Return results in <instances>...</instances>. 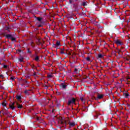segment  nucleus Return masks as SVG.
<instances>
[{
	"label": "nucleus",
	"mask_w": 130,
	"mask_h": 130,
	"mask_svg": "<svg viewBox=\"0 0 130 130\" xmlns=\"http://www.w3.org/2000/svg\"><path fill=\"white\" fill-rule=\"evenodd\" d=\"M74 0H69V3L70 4H74Z\"/></svg>",
	"instance_id": "25"
},
{
	"label": "nucleus",
	"mask_w": 130,
	"mask_h": 130,
	"mask_svg": "<svg viewBox=\"0 0 130 130\" xmlns=\"http://www.w3.org/2000/svg\"><path fill=\"white\" fill-rule=\"evenodd\" d=\"M56 94H57V95H60V92H56Z\"/></svg>",
	"instance_id": "35"
},
{
	"label": "nucleus",
	"mask_w": 130,
	"mask_h": 130,
	"mask_svg": "<svg viewBox=\"0 0 130 130\" xmlns=\"http://www.w3.org/2000/svg\"><path fill=\"white\" fill-rule=\"evenodd\" d=\"M34 67H35V66L32 65V66H31V68H34Z\"/></svg>",
	"instance_id": "42"
},
{
	"label": "nucleus",
	"mask_w": 130,
	"mask_h": 130,
	"mask_svg": "<svg viewBox=\"0 0 130 130\" xmlns=\"http://www.w3.org/2000/svg\"><path fill=\"white\" fill-rule=\"evenodd\" d=\"M61 88H62V89H66V88H67V85L64 84L63 83H61Z\"/></svg>",
	"instance_id": "13"
},
{
	"label": "nucleus",
	"mask_w": 130,
	"mask_h": 130,
	"mask_svg": "<svg viewBox=\"0 0 130 130\" xmlns=\"http://www.w3.org/2000/svg\"><path fill=\"white\" fill-rule=\"evenodd\" d=\"M11 79L14 80H15V78H14V77H11Z\"/></svg>",
	"instance_id": "38"
},
{
	"label": "nucleus",
	"mask_w": 130,
	"mask_h": 130,
	"mask_svg": "<svg viewBox=\"0 0 130 130\" xmlns=\"http://www.w3.org/2000/svg\"><path fill=\"white\" fill-rule=\"evenodd\" d=\"M98 57L99 58H102V57H103V55H102V54H99Z\"/></svg>",
	"instance_id": "19"
},
{
	"label": "nucleus",
	"mask_w": 130,
	"mask_h": 130,
	"mask_svg": "<svg viewBox=\"0 0 130 130\" xmlns=\"http://www.w3.org/2000/svg\"><path fill=\"white\" fill-rule=\"evenodd\" d=\"M15 35H16V33L12 32L11 34H7L4 36L7 39H11L12 37H14Z\"/></svg>",
	"instance_id": "2"
},
{
	"label": "nucleus",
	"mask_w": 130,
	"mask_h": 130,
	"mask_svg": "<svg viewBox=\"0 0 130 130\" xmlns=\"http://www.w3.org/2000/svg\"><path fill=\"white\" fill-rule=\"evenodd\" d=\"M52 47H53L54 48H55L56 47V44H53L52 45Z\"/></svg>",
	"instance_id": "31"
},
{
	"label": "nucleus",
	"mask_w": 130,
	"mask_h": 130,
	"mask_svg": "<svg viewBox=\"0 0 130 130\" xmlns=\"http://www.w3.org/2000/svg\"><path fill=\"white\" fill-rule=\"evenodd\" d=\"M44 87H45V88H46V89H47V88H48V86H47V85H45Z\"/></svg>",
	"instance_id": "39"
},
{
	"label": "nucleus",
	"mask_w": 130,
	"mask_h": 130,
	"mask_svg": "<svg viewBox=\"0 0 130 130\" xmlns=\"http://www.w3.org/2000/svg\"><path fill=\"white\" fill-rule=\"evenodd\" d=\"M123 95L125 98H127L128 96H129V94H128V93H123Z\"/></svg>",
	"instance_id": "14"
},
{
	"label": "nucleus",
	"mask_w": 130,
	"mask_h": 130,
	"mask_svg": "<svg viewBox=\"0 0 130 130\" xmlns=\"http://www.w3.org/2000/svg\"><path fill=\"white\" fill-rule=\"evenodd\" d=\"M80 16H86V13L82 12L80 14Z\"/></svg>",
	"instance_id": "24"
},
{
	"label": "nucleus",
	"mask_w": 130,
	"mask_h": 130,
	"mask_svg": "<svg viewBox=\"0 0 130 130\" xmlns=\"http://www.w3.org/2000/svg\"><path fill=\"white\" fill-rule=\"evenodd\" d=\"M10 39L12 40V41H15L16 42H17V40H16V38H15L14 37H12Z\"/></svg>",
	"instance_id": "18"
},
{
	"label": "nucleus",
	"mask_w": 130,
	"mask_h": 130,
	"mask_svg": "<svg viewBox=\"0 0 130 130\" xmlns=\"http://www.w3.org/2000/svg\"><path fill=\"white\" fill-rule=\"evenodd\" d=\"M114 43L116 44V45H122L123 44L119 40H116L114 41Z\"/></svg>",
	"instance_id": "7"
},
{
	"label": "nucleus",
	"mask_w": 130,
	"mask_h": 130,
	"mask_svg": "<svg viewBox=\"0 0 130 130\" xmlns=\"http://www.w3.org/2000/svg\"><path fill=\"white\" fill-rule=\"evenodd\" d=\"M26 83H28V81H26Z\"/></svg>",
	"instance_id": "46"
},
{
	"label": "nucleus",
	"mask_w": 130,
	"mask_h": 130,
	"mask_svg": "<svg viewBox=\"0 0 130 130\" xmlns=\"http://www.w3.org/2000/svg\"><path fill=\"white\" fill-rule=\"evenodd\" d=\"M82 6H83V7H85V6H87V3L86 2H83L82 4Z\"/></svg>",
	"instance_id": "23"
},
{
	"label": "nucleus",
	"mask_w": 130,
	"mask_h": 130,
	"mask_svg": "<svg viewBox=\"0 0 130 130\" xmlns=\"http://www.w3.org/2000/svg\"><path fill=\"white\" fill-rule=\"evenodd\" d=\"M32 44H34V43L32 42V43H31Z\"/></svg>",
	"instance_id": "45"
},
{
	"label": "nucleus",
	"mask_w": 130,
	"mask_h": 130,
	"mask_svg": "<svg viewBox=\"0 0 130 130\" xmlns=\"http://www.w3.org/2000/svg\"><path fill=\"white\" fill-rule=\"evenodd\" d=\"M35 18L37 20V21L39 22L40 24H44V21H42V20H43V18L42 17H35Z\"/></svg>",
	"instance_id": "5"
},
{
	"label": "nucleus",
	"mask_w": 130,
	"mask_h": 130,
	"mask_svg": "<svg viewBox=\"0 0 130 130\" xmlns=\"http://www.w3.org/2000/svg\"><path fill=\"white\" fill-rule=\"evenodd\" d=\"M97 98H98L97 100L102 99V98H103V94H99V93H98Z\"/></svg>",
	"instance_id": "11"
},
{
	"label": "nucleus",
	"mask_w": 130,
	"mask_h": 130,
	"mask_svg": "<svg viewBox=\"0 0 130 130\" xmlns=\"http://www.w3.org/2000/svg\"><path fill=\"white\" fill-rule=\"evenodd\" d=\"M52 75L50 74H48L47 78H52Z\"/></svg>",
	"instance_id": "27"
},
{
	"label": "nucleus",
	"mask_w": 130,
	"mask_h": 130,
	"mask_svg": "<svg viewBox=\"0 0 130 130\" xmlns=\"http://www.w3.org/2000/svg\"><path fill=\"white\" fill-rule=\"evenodd\" d=\"M17 53H19V52H22V50L21 49H18L17 50Z\"/></svg>",
	"instance_id": "28"
},
{
	"label": "nucleus",
	"mask_w": 130,
	"mask_h": 130,
	"mask_svg": "<svg viewBox=\"0 0 130 130\" xmlns=\"http://www.w3.org/2000/svg\"><path fill=\"white\" fill-rule=\"evenodd\" d=\"M3 68L4 69H8V66L7 65H4Z\"/></svg>",
	"instance_id": "29"
},
{
	"label": "nucleus",
	"mask_w": 130,
	"mask_h": 130,
	"mask_svg": "<svg viewBox=\"0 0 130 130\" xmlns=\"http://www.w3.org/2000/svg\"><path fill=\"white\" fill-rule=\"evenodd\" d=\"M16 99H17L18 101H20L21 99H22V97L20 95H17Z\"/></svg>",
	"instance_id": "15"
},
{
	"label": "nucleus",
	"mask_w": 130,
	"mask_h": 130,
	"mask_svg": "<svg viewBox=\"0 0 130 130\" xmlns=\"http://www.w3.org/2000/svg\"><path fill=\"white\" fill-rule=\"evenodd\" d=\"M19 61H20V62H23V61H24V57H23L22 55L20 56V58L19 59Z\"/></svg>",
	"instance_id": "12"
},
{
	"label": "nucleus",
	"mask_w": 130,
	"mask_h": 130,
	"mask_svg": "<svg viewBox=\"0 0 130 130\" xmlns=\"http://www.w3.org/2000/svg\"><path fill=\"white\" fill-rule=\"evenodd\" d=\"M36 75V73H34V76H35Z\"/></svg>",
	"instance_id": "43"
},
{
	"label": "nucleus",
	"mask_w": 130,
	"mask_h": 130,
	"mask_svg": "<svg viewBox=\"0 0 130 130\" xmlns=\"http://www.w3.org/2000/svg\"><path fill=\"white\" fill-rule=\"evenodd\" d=\"M73 9H74L75 12L79 11V7H78V4H73Z\"/></svg>",
	"instance_id": "6"
},
{
	"label": "nucleus",
	"mask_w": 130,
	"mask_h": 130,
	"mask_svg": "<svg viewBox=\"0 0 130 130\" xmlns=\"http://www.w3.org/2000/svg\"><path fill=\"white\" fill-rule=\"evenodd\" d=\"M10 108L12 109V110H15L16 107H15V103H13L12 105H10Z\"/></svg>",
	"instance_id": "8"
},
{
	"label": "nucleus",
	"mask_w": 130,
	"mask_h": 130,
	"mask_svg": "<svg viewBox=\"0 0 130 130\" xmlns=\"http://www.w3.org/2000/svg\"><path fill=\"white\" fill-rule=\"evenodd\" d=\"M35 60H36V61H38L39 60V56H37L35 57Z\"/></svg>",
	"instance_id": "20"
},
{
	"label": "nucleus",
	"mask_w": 130,
	"mask_h": 130,
	"mask_svg": "<svg viewBox=\"0 0 130 130\" xmlns=\"http://www.w3.org/2000/svg\"><path fill=\"white\" fill-rule=\"evenodd\" d=\"M86 60H87V61H91V58H90V57H89V56L86 57Z\"/></svg>",
	"instance_id": "22"
},
{
	"label": "nucleus",
	"mask_w": 130,
	"mask_h": 130,
	"mask_svg": "<svg viewBox=\"0 0 130 130\" xmlns=\"http://www.w3.org/2000/svg\"><path fill=\"white\" fill-rule=\"evenodd\" d=\"M25 94H28V90H25L24 91Z\"/></svg>",
	"instance_id": "37"
},
{
	"label": "nucleus",
	"mask_w": 130,
	"mask_h": 130,
	"mask_svg": "<svg viewBox=\"0 0 130 130\" xmlns=\"http://www.w3.org/2000/svg\"><path fill=\"white\" fill-rule=\"evenodd\" d=\"M80 100L82 102L84 101V98H80Z\"/></svg>",
	"instance_id": "36"
},
{
	"label": "nucleus",
	"mask_w": 130,
	"mask_h": 130,
	"mask_svg": "<svg viewBox=\"0 0 130 130\" xmlns=\"http://www.w3.org/2000/svg\"><path fill=\"white\" fill-rule=\"evenodd\" d=\"M76 103V99L73 98L72 100H70L68 101V105H71V104H75Z\"/></svg>",
	"instance_id": "4"
},
{
	"label": "nucleus",
	"mask_w": 130,
	"mask_h": 130,
	"mask_svg": "<svg viewBox=\"0 0 130 130\" xmlns=\"http://www.w3.org/2000/svg\"><path fill=\"white\" fill-rule=\"evenodd\" d=\"M40 44H41V42H40V39H38L37 45H40Z\"/></svg>",
	"instance_id": "21"
},
{
	"label": "nucleus",
	"mask_w": 130,
	"mask_h": 130,
	"mask_svg": "<svg viewBox=\"0 0 130 130\" xmlns=\"http://www.w3.org/2000/svg\"><path fill=\"white\" fill-rule=\"evenodd\" d=\"M17 106V108H19V109H22L23 108V106L22 105L19 104V103H16Z\"/></svg>",
	"instance_id": "9"
},
{
	"label": "nucleus",
	"mask_w": 130,
	"mask_h": 130,
	"mask_svg": "<svg viewBox=\"0 0 130 130\" xmlns=\"http://www.w3.org/2000/svg\"><path fill=\"white\" fill-rule=\"evenodd\" d=\"M65 124H69L70 127H73L76 125V123H75V122H72L71 121H65Z\"/></svg>",
	"instance_id": "3"
},
{
	"label": "nucleus",
	"mask_w": 130,
	"mask_h": 130,
	"mask_svg": "<svg viewBox=\"0 0 130 130\" xmlns=\"http://www.w3.org/2000/svg\"><path fill=\"white\" fill-rule=\"evenodd\" d=\"M60 53H61V54H65L64 52L63 51H62V50H61L60 51Z\"/></svg>",
	"instance_id": "32"
},
{
	"label": "nucleus",
	"mask_w": 130,
	"mask_h": 130,
	"mask_svg": "<svg viewBox=\"0 0 130 130\" xmlns=\"http://www.w3.org/2000/svg\"><path fill=\"white\" fill-rule=\"evenodd\" d=\"M35 29H36V30H38V28H36Z\"/></svg>",
	"instance_id": "44"
},
{
	"label": "nucleus",
	"mask_w": 130,
	"mask_h": 130,
	"mask_svg": "<svg viewBox=\"0 0 130 130\" xmlns=\"http://www.w3.org/2000/svg\"><path fill=\"white\" fill-rule=\"evenodd\" d=\"M2 105H3V106H7V104H6V103H5V102H3V103H2Z\"/></svg>",
	"instance_id": "30"
},
{
	"label": "nucleus",
	"mask_w": 130,
	"mask_h": 130,
	"mask_svg": "<svg viewBox=\"0 0 130 130\" xmlns=\"http://www.w3.org/2000/svg\"><path fill=\"white\" fill-rule=\"evenodd\" d=\"M40 118H41L40 117H37L36 118V120H37L38 121L40 120Z\"/></svg>",
	"instance_id": "33"
},
{
	"label": "nucleus",
	"mask_w": 130,
	"mask_h": 130,
	"mask_svg": "<svg viewBox=\"0 0 130 130\" xmlns=\"http://www.w3.org/2000/svg\"><path fill=\"white\" fill-rule=\"evenodd\" d=\"M74 73H76V74H79V73H80V69L75 68L74 70Z\"/></svg>",
	"instance_id": "10"
},
{
	"label": "nucleus",
	"mask_w": 130,
	"mask_h": 130,
	"mask_svg": "<svg viewBox=\"0 0 130 130\" xmlns=\"http://www.w3.org/2000/svg\"><path fill=\"white\" fill-rule=\"evenodd\" d=\"M26 51H27V53H29V54H31L32 53V52L31 51H30V49H29L28 48H27Z\"/></svg>",
	"instance_id": "17"
},
{
	"label": "nucleus",
	"mask_w": 130,
	"mask_h": 130,
	"mask_svg": "<svg viewBox=\"0 0 130 130\" xmlns=\"http://www.w3.org/2000/svg\"><path fill=\"white\" fill-rule=\"evenodd\" d=\"M0 113H4V111H0Z\"/></svg>",
	"instance_id": "40"
},
{
	"label": "nucleus",
	"mask_w": 130,
	"mask_h": 130,
	"mask_svg": "<svg viewBox=\"0 0 130 130\" xmlns=\"http://www.w3.org/2000/svg\"><path fill=\"white\" fill-rule=\"evenodd\" d=\"M59 45H60V42H59V41H57L56 42V46H59Z\"/></svg>",
	"instance_id": "16"
},
{
	"label": "nucleus",
	"mask_w": 130,
	"mask_h": 130,
	"mask_svg": "<svg viewBox=\"0 0 130 130\" xmlns=\"http://www.w3.org/2000/svg\"><path fill=\"white\" fill-rule=\"evenodd\" d=\"M0 78H4V75H0Z\"/></svg>",
	"instance_id": "34"
},
{
	"label": "nucleus",
	"mask_w": 130,
	"mask_h": 130,
	"mask_svg": "<svg viewBox=\"0 0 130 130\" xmlns=\"http://www.w3.org/2000/svg\"><path fill=\"white\" fill-rule=\"evenodd\" d=\"M44 24H41L40 23L39 25H38V27L39 28L40 27H43V25H44Z\"/></svg>",
	"instance_id": "26"
},
{
	"label": "nucleus",
	"mask_w": 130,
	"mask_h": 130,
	"mask_svg": "<svg viewBox=\"0 0 130 130\" xmlns=\"http://www.w3.org/2000/svg\"><path fill=\"white\" fill-rule=\"evenodd\" d=\"M13 32H11V28L9 27H6L5 28L4 31L2 33V35H4V36L7 35V34H12Z\"/></svg>",
	"instance_id": "1"
},
{
	"label": "nucleus",
	"mask_w": 130,
	"mask_h": 130,
	"mask_svg": "<svg viewBox=\"0 0 130 130\" xmlns=\"http://www.w3.org/2000/svg\"><path fill=\"white\" fill-rule=\"evenodd\" d=\"M98 115L95 116L96 118H98Z\"/></svg>",
	"instance_id": "41"
}]
</instances>
